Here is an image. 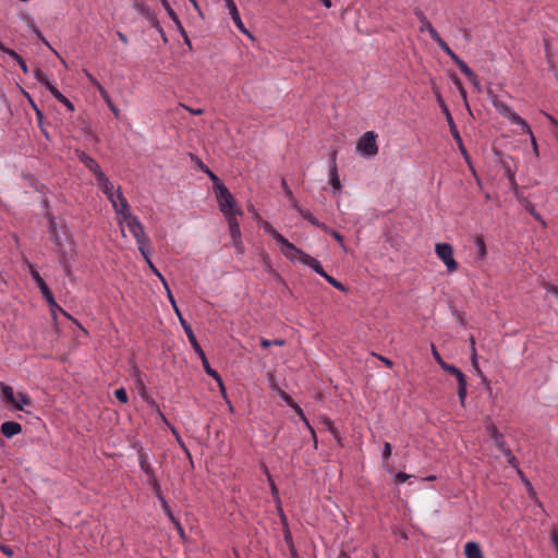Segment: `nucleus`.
<instances>
[{"instance_id":"obj_1","label":"nucleus","mask_w":558,"mask_h":558,"mask_svg":"<svg viewBox=\"0 0 558 558\" xmlns=\"http://www.w3.org/2000/svg\"><path fill=\"white\" fill-rule=\"evenodd\" d=\"M180 323H181L182 328L184 329V332L186 333V337H187L192 348L194 349L196 354L199 356V359L202 361V365L204 367V371L206 372L207 375L211 376L218 383L221 392L225 393V386H223L221 376L217 373V371H215L214 368L210 367V364L206 357V354L203 351L202 347L199 345L192 327L190 326L189 323H186V320L183 317H180Z\"/></svg>"},{"instance_id":"obj_2","label":"nucleus","mask_w":558,"mask_h":558,"mask_svg":"<svg viewBox=\"0 0 558 558\" xmlns=\"http://www.w3.org/2000/svg\"><path fill=\"white\" fill-rule=\"evenodd\" d=\"M217 199L221 213L227 217L241 215V210L235 209V199L223 183L217 184Z\"/></svg>"},{"instance_id":"obj_3","label":"nucleus","mask_w":558,"mask_h":558,"mask_svg":"<svg viewBox=\"0 0 558 558\" xmlns=\"http://www.w3.org/2000/svg\"><path fill=\"white\" fill-rule=\"evenodd\" d=\"M493 105L496 108V110L501 116L507 118L511 123L521 126L523 132L532 134V130L527 122L524 119H522L517 112H514L505 101L495 98L493 99Z\"/></svg>"},{"instance_id":"obj_4","label":"nucleus","mask_w":558,"mask_h":558,"mask_svg":"<svg viewBox=\"0 0 558 558\" xmlns=\"http://www.w3.org/2000/svg\"><path fill=\"white\" fill-rule=\"evenodd\" d=\"M356 149L363 157L371 158L375 156L378 153L376 134L373 131L364 133L357 142Z\"/></svg>"},{"instance_id":"obj_5","label":"nucleus","mask_w":558,"mask_h":558,"mask_svg":"<svg viewBox=\"0 0 558 558\" xmlns=\"http://www.w3.org/2000/svg\"><path fill=\"white\" fill-rule=\"evenodd\" d=\"M125 222L130 233L135 238L137 245L149 243V238L144 231V227L138 218L131 213L125 215Z\"/></svg>"},{"instance_id":"obj_6","label":"nucleus","mask_w":558,"mask_h":558,"mask_svg":"<svg viewBox=\"0 0 558 558\" xmlns=\"http://www.w3.org/2000/svg\"><path fill=\"white\" fill-rule=\"evenodd\" d=\"M436 255L444 262L449 272L458 269V263L453 258V247L449 243H437L435 246Z\"/></svg>"},{"instance_id":"obj_7","label":"nucleus","mask_w":558,"mask_h":558,"mask_svg":"<svg viewBox=\"0 0 558 558\" xmlns=\"http://www.w3.org/2000/svg\"><path fill=\"white\" fill-rule=\"evenodd\" d=\"M279 244L282 245L284 256L292 262L304 263L308 254L298 248L293 243L289 242L284 236H280Z\"/></svg>"},{"instance_id":"obj_8","label":"nucleus","mask_w":558,"mask_h":558,"mask_svg":"<svg viewBox=\"0 0 558 558\" xmlns=\"http://www.w3.org/2000/svg\"><path fill=\"white\" fill-rule=\"evenodd\" d=\"M32 278L34 279V281L36 282L37 287L39 288L43 296L45 298V300L48 302V304L53 308V307H59L54 301V298H53V294L51 292V290L49 289V287L47 286V283L45 282V280L41 278V276L39 275L38 271L36 270H32Z\"/></svg>"},{"instance_id":"obj_9","label":"nucleus","mask_w":558,"mask_h":558,"mask_svg":"<svg viewBox=\"0 0 558 558\" xmlns=\"http://www.w3.org/2000/svg\"><path fill=\"white\" fill-rule=\"evenodd\" d=\"M163 8L167 11L169 17L173 21L174 25L177 26L178 32L181 34V36L184 39V44L189 47L190 50H192V43L187 36L186 31L184 29L178 14L174 12V10L171 8L170 3L168 1H163Z\"/></svg>"},{"instance_id":"obj_10","label":"nucleus","mask_w":558,"mask_h":558,"mask_svg":"<svg viewBox=\"0 0 558 558\" xmlns=\"http://www.w3.org/2000/svg\"><path fill=\"white\" fill-rule=\"evenodd\" d=\"M445 116H446V120L448 122V125L450 128V133H451L452 137L454 138V141H456V143H457L461 154L465 157V159H468L466 149H465V147L463 145V141H462L461 136H460V133H459V131L457 129V125H456V123L453 121V118H452L448 107H445Z\"/></svg>"},{"instance_id":"obj_11","label":"nucleus","mask_w":558,"mask_h":558,"mask_svg":"<svg viewBox=\"0 0 558 558\" xmlns=\"http://www.w3.org/2000/svg\"><path fill=\"white\" fill-rule=\"evenodd\" d=\"M85 74L89 82L98 89L101 98L107 102L112 113L118 117L119 110L118 108L112 104V100L108 94V92L104 88V86L87 71H85Z\"/></svg>"},{"instance_id":"obj_12","label":"nucleus","mask_w":558,"mask_h":558,"mask_svg":"<svg viewBox=\"0 0 558 558\" xmlns=\"http://www.w3.org/2000/svg\"><path fill=\"white\" fill-rule=\"evenodd\" d=\"M110 203L112 204L116 213L122 215L124 219L125 215H128V213H131L129 203L126 198L123 196L120 187L116 192V197L113 198V201H110Z\"/></svg>"},{"instance_id":"obj_13","label":"nucleus","mask_w":558,"mask_h":558,"mask_svg":"<svg viewBox=\"0 0 558 558\" xmlns=\"http://www.w3.org/2000/svg\"><path fill=\"white\" fill-rule=\"evenodd\" d=\"M414 14L416 15V17L418 19V21L422 24L420 26V32H422V33L423 32H428V34L430 35L433 40H435L436 38H438L440 36L439 33L434 28L432 23L427 20V17L425 16V14L423 13L422 10L416 8L414 10Z\"/></svg>"},{"instance_id":"obj_14","label":"nucleus","mask_w":558,"mask_h":558,"mask_svg":"<svg viewBox=\"0 0 558 558\" xmlns=\"http://www.w3.org/2000/svg\"><path fill=\"white\" fill-rule=\"evenodd\" d=\"M75 155L76 157L78 158V160L90 171L93 172L94 175L98 174L101 170L100 166L98 165V162L93 158L90 157L89 155H87L85 151L83 150H76L75 151Z\"/></svg>"},{"instance_id":"obj_15","label":"nucleus","mask_w":558,"mask_h":558,"mask_svg":"<svg viewBox=\"0 0 558 558\" xmlns=\"http://www.w3.org/2000/svg\"><path fill=\"white\" fill-rule=\"evenodd\" d=\"M330 169H329V183L333 187L335 191H340L341 189V182L338 175L337 170V163H336V156L337 151L333 150L330 153Z\"/></svg>"},{"instance_id":"obj_16","label":"nucleus","mask_w":558,"mask_h":558,"mask_svg":"<svg viewBox=\"0 0 558 558\" xmlns=\"http://www.w3.org/2000/svg\"><path fill=\"white\" fill-rule=\"evenodd\" d=\"M97 183L104 194L108 197L109 201H113L116 197V193L113 192V184L108 180L106 174L100 171L98 174L95 175Z\"/></svg>"},{"instance_id":"obj_17","label":"nucleus","mask_w":558,"mask_h":558,"mask_svg":"<svg viewBox=\"0 0 558 558\" xmlns=\"http://www.w3.org/2000/svg\"><path fill=\"white\" fill-rule=\"evenodd\" d=\"M227 220H228V225H229L230 235L233 240V244L236 246V248H240L242 243H241V230H240L239 222H238L235 216H229V217H227Z\"/></svg>"},{"instance_id":"obj_18","label":"nucleus","mask_w":558,"mask_h":558,"mask_svg":"<svg viewBox=\"0 0 558 558\" xmlns=\"http://www.w3.org/2000/svg\"><path fill=\"white\" fill-rule=\"evenodd\" d=\"M225 2H226V7H227V8H228V10H229V13H230V15H231V19H232V21L234 22V24L236 25V27H238L241 32H243V33H247V31L245 29L244 24H243V22H242V20H241L240 13H239V11H238V8H236V5H235L234 1H233V0H225Z\"/></svg>"},{"instance_id":"obj_19","label":"nucleus","mask_w":558,"mask_h":558,"mask_svg":"<svg viewBox=\"0 0 558 558\" xmlns=\"http://www.w3.org/2000/svg\"><path fill=\"white\" fill-rule=\"evenodd\" d=\"M1 432L7 438H12L13 436H15L22 432V426L17 422L7 421V422L2 423Z\"/></svg>"},{"instance_id":"obj_20","label":"nucleus","mask_w":558,"mask_h":558,"mask_svg":"<svg viewBox=\"0 0 558 558\" xmlns=\"http://www.w3.org/2000/svg\"><path fill=\"white\" fill-rule=\"evenodd\" d=\"M0 388H1V395H2L3 399L7 402L13 404V407L16 410H22V404L16 401L13 388L5 384H1Z\"/></svg>"},{"instance_id":"obj_21","label":"nucleus","mask_w":558,"mask_h":558,"mask_svg":"<svg viewBox=\"0 0 558 558\" xmlns=\"http://www.w3.org/2000/svg\"><path fill=\"white\" fill-rule=\"evenodd\" d=\"M490 438L495 441V445L500 449L501 451L505 450L506 441L504 439V435L497 429L495 425H488L486 427Z\"/></svg>"},{"instance_id":"obj_22","label":"nucleus","mask_w":558,"mask_h":558,"mask_svg":"<svg viewBox=\"0 0 558 558\" xmlns=\"http://www.w3.org/2000/svg\"><path fill=\"white\" fill-rule=\"evenodd\" d=\"M140 466L142 471L146 475H148L149 480L154 483L155 487L159 488L153 468L150 466L149 462L147 461V457L144 453L140 454Z\"/></svg>"},{"instance_id":"obj_23","label":"nucleus","mask_w":558,"mask_h":558,"mask_svg":"<svg viewBox=\"0 0 558 558\" xmlns=\"http://www.w3.org/2000/svg\"><path fill=\"white\" fill-rule=\"evenodd\" d=\"M466 558H484L482 549L476 542H468L464 546Z\"/></svg>"},{"instance_id":"obj_24","label":"nucleus","mask_w":558,"mask_h":558,"mask_svg":"<svg viewBox=\"0 0 558 558\" xmlns=\"http://www.w3.org/2000/svg\"><path fill=\"white\" fill-rule=\"evenodd\" d=\"M292 208H294L305 220H307L311 225L317 226L318 220L312 215V213L299 205L296 201H293Z\"/></svg>"},{"instance_id":"obj_25","label":"nucleus","mask_w":558,"mask_h":558,"mask_svg":"<svg viewBox=\"0 0 558 558\" xmlns=\"http://www.w3.org/2000/svg\"><path fill=\"white\" fill-rule=\"evenodd\" d=\"M49 92L52 94V96L61 104H63L64 106H66V108L70 110V111H73L74 110V106L73 104L65 97L63 96L60 90L56 87V86H49Z\"/></svg>"},{"instance_id":"obj_26","label":"nucleus","mask_w":558,"mask_h":558,"mask_svg":"<svg viewBox=\"0 0 558 558\" xmlns=\"http://www.w3.org/2000/svg\"><path fill=\"white\" fill-rule=\"evenodd\" d=\"M304 265L306 266H310L316 274H318L319 276H322L323 278L326 276V271L324 270L323 266L320 265V263L312 257L311 255H308L305 259V262L303 263Z\"/></svg>"},{"instance_id":"obj_27","label":"nucleus","mask_w":558,"mask_h":558,"mask_svg":"<svg viewBox=\"0 0 558 558\" xmlns=\"http://www.w3.org/2000/svg\"><path fill=\"white\" fill-rule=\"evenodd\" d=\"M439 48L451 58L453 62L459 61V56L448 46V44L439 36L434 40Z\"/></svg>"},{"instance_id":"obj_28","label":"nucleus","mask_w":558,"mask_h":558,"mask_svg":"<svg viewBox=\"0 0 558 558\" xmlns=\"http://www.w3.org/2000/svg\"><path fill=\"white\" fill-rule=\"evenodd\" d=\"M441 369L453 375L456 378H457V381H461V380H464L466 379L465 375L458 368L456 367L454 365H451V364H448V363H442L441 364Z\"/></svg>"},{"instance_id":"obj_29","label":"nucleus","mask_w":558,"mask_h":558,"mask_svg":"<svg viewBox=\"0 0 558 558\" xmlns=\"http://www.w3.org/2000/svg\"><path fill=\"white\" fill-rule=\"evenodd\" d=\"M291 408L295 411V413L300 416V418L306 424V426L310 428L311 430V434L314 438V447L316 448L317 447V439H316V434H315V430L314 428L310 425L308 421L306 420L305 415H304V412L303 410L301 409L300 405H298L296 403L292 404Z\"/></svg>"},{"instance_id":"obj_30","label":"nucleus","mask_w":558,"mask_h":558,"mask_svg":"<svg viewBox=\"0 0 558 558\" xmlns=\"http://www.w3.org/2000/svg\"><path fill=\"white\" fill-rule=\"evenodd\" d=\"M134 9L140 12L142 15H144L146 19L153 17V11L143 1H136L133 4Z\"/></svg>"},{"instance_id":"obj_31","label":"nucleus","mask_w":558,"mask_h":558,"mask_svg":"<svg viewBox=\"0 0 558 558\" xmlns=\"http://www.w3.org/2000/svg\"><path fill=\"white\" fill-rule=\"evenodd\" d=\"M454 63L469 80L474 78V72L462 59L459 58V61H456Z\"/></svg>"},{"instance_id":"obj_32","label":"nucleus","mask_w":558,"mask_h":558,"mask_svg":"<svg viewBox=\"0 0 558 558\" xmlns=\"http://www.w3.org/2000/svg\"><path fill=\"white\" fill-rule=\"evenodd\" d=\"M35 77H36V80H37L41 85H44L48 90H49V86H53V85L50 83V81H49V78H48L47 74H46L44 71H41L40 69H36V70H35Z\"/></svg>"},{"instance_id":"obj_33","label":"nucleus","mask_w":558,"mask_h":558,"mask_svg":"<svg viewBox=\"0 0 558 558\" xmlns=\"http://www.w3.org/2000/svg\"><path fill=\"white\" fill-rule=\"evenodd\" d=\"M468 383L466 379L458 383V397L462 405H464L466 399Z\"/></svg>"},{"instance_id":"obj_34","label":"nucleus","mask_w":558,"mask_h":558,"mask_svg":"<svg viewBox=\"0 0 558 558\" xmlns=\"http://www.w3.org/2000/svg\"><path fill=\"white\" fill-rule=\"evenodd\" d=\"M49 233H50L52 240L59 245L60 236L58 234L57 226H56L53 218H50V221H49Z\"/></svg>"},{"instance_id":"obj_35","label":"nucleus","mask_w":558,"mask_h":558,"mask_svg":"<svg viewBox=\"0 0 558 558\" xmlns=\"http://www.w3.org/2000/svg\"><path fill=\"white\" fill-rule=\"evenodd\" d=\"M159 498H160V500H161L162 508H163L165 512L168 514V517L170 518V520H171L172 522H174L175 524L180 525V524H179V522H178V521H175V519H174V517H173V514H172V512H171V509H170V507L168 506V504H167V501L165 500V498H163V497H161V496H160ZM179 530L181 531V533L183 532V530H182V527H181V526H179Z\"/></svg>"},{"instance_id":"obj_36","label":"nucleus","mask_w":558,"mask_h":558,"mask_svg":"<svg viewBox=\"0 0 558 558\" xmlns=\"http://www.w3.org/2000/svg\"><path fill=\"white\" fill-rule=\"evenodd\" d=\"M475 245L477 247L480 258H484L486 256V246L483 238H476Z\"/></svg>"},{"instance_id":"obj_37","label":"nucleus","mask_w":558,"mask_h":558,"mask_svg":"<svg viewBox=\"0 0 558 558\" xmlns=\"http://www.w3.org/2000/svg\"><path fill=\"white\" fill-rule=\"evenodd\" d=\"M114 397L121 402V403H128L129 397L126 393V390L124 388H119L114 390Z\"/></svg>"},{"instance_id":"obj_38","label":"nucleus","mask_w":558,"mask_h":558,"mask_svg":"<svg viewBox=\"0 0 558 558\" xmlns=\"http://www.w3.org/2000/svg\"><path fill=\"white\" fill-rule=\"evenodd\" d=\"M281 186L284 192L286 197L290 201L291 205L293 201H295L291 189L288 186L286 179H281Z\"/></svg>"},{"instance_id":"obj_39","label":"nucleus","mask_w":558,"mask_h":558,"mask_svg":"<svg viewBox=\"0 0 558 558\" xmlns=\"http://www.w3.org/2000/svg\"><path fill=\"white\" fill-rule=\"evenodd\" d=\"M324 278L327 280V282H329L336 289H338L340 291H345L344 286L340 281L335 279L333 277L329 276L328 274H326V276Z\"/></svg>"},{"instance_id":"obj_40","label":"nucleus","mask_w":558,"mask_h":558,"mask_svg":"<svg viewBox=\"0 0 558 558\" xmlns=\"http://www.w3.org/2000/svg\"><path fill=\"white\" fill-rule=\"evenodd\" d=\"M502 452L507 457L508 463L513 468H518V462L512 451L509 448H506L505 450H502Z\"/></svg>"},{"instance_id":"obj_41","label":"nucleus","mask_w":558,"mask_h":558,"mask_svg":"<svg viewBox=\"0 0 558 558\" xmlns=\"http://www.w3.org/2000/svg\"><path fill=\"white\" fill-rule=\"evenodd\" d=\"M138 251L141 252V254L143 255V257L147 262V264H150L151 260L149 258V243L138 245Z\"/></svg>"},{"instance_id":"obj_42","label":"nucleus","mask_w":558,"mask_h":558,"mask_svg":"<svg viewBox=\"0 0 558 558\" xmlns=\"http://www.w3.org/2000/svg\"><path fill=\"white\" fill-rule=\"evenodd\" d=\"M265 230L268 232L269 235H271L276 242L279 244L280 236H283L280 234L272 226L267 225Z\"/></svg>"},{"instance_id":"obj_43","label":"nucleus","mask_w":558,"mask_h":558,"mask_svg":"<svg viewBox=\"0 0 558 558\" xmlns=\"http://www.w3.org/2000/svg\"><path fill=\"white\" fill-rule=\"evenodd\" d=\"M16 401H17L19 403H21V404H22V407H23V405H29V404L32 403L31 398H29L26 393H24V392H19V393H17V399H16Z\"/></svg>"},{"instance_id":"obj_44","label":"nucleus","mask_w":558,"mask_h":558,"mask_svg":"<svg viewBox=\"0 0 558 558\" xmlns=\"http://www.w3.org/2000/svg\"><path fill=\"white\" fill-rule=\"evenodd\" d=\"M525 209L538 221H542V217L539 213L536 211L534 205L532 203H526Z\"/></svg>"},{"instance_id":"obj_45","label":"nucleus","mask_w":558,"mask_h":558,"mask_svg":"<svg viewBox=\"0 0 558 558\" xmlns=\"http://www.w3.org/2000/svg\"><path fill=\"white\" fill-rule=\"evenodd\" d=\"M409 477H410L409 474L399 472L395 475V484L400 485V484L404 483Z\"/></svg>"},{"instance_id":"obj_46","label":"nucleus","mask_w":558,"mask_h":558,"mask_svg":"<svg viewBox=\"0 0 558 558\" xmlns=\"http://www.w3.org/2000/svg\"><path fill=\"white\" fill-rule=\"evenodd\" d=\"M1 51L7 53L8 56H10L15 61L19 60V58L21 57L16 51H14L13 49L7 48L5 46H1Z\"/></svg>"},{"instance_id":"obj_47","label":"nucleus","mask_w":558,"mask_h":558,"mask_svg":"<svg viewBox=\"0 0 558 558\" xmlns=\"http://www.w3.org/2000/svg\"><path fill=\"white\" fill-rule=\"evenodd\" d=\"M471 361H472V366L475 368V371L481 374V369L478 367V361H477V352H476V348H473V354H471Z\"/></svg>"},{"instance_id":"obj_48","label":"nucleus","mask_w":558,"mask_h":558,"mask_svg":"<svg viewBox=\"0 0 558 558\" xmlns=\"http://www.w3.org/2000/svg\"><path fill=\"white\" fill-rule=\"evenodd\" d=\"M390 456H391V445L389 442H385L384 448H383L384 461L388 460Z\"/></svg>"},{"instance_id":"obj_49","label":"nucleus","mask_w":558,"mask_h":558,"mask_svg":"<svg viewBox=\"0 0 558 558\" xmlns=\"http://www.w3.org/2000/svg\"><path fill=\"white\" fill-rule=\"evenodd\" d=\"M341 246H344V240L341 233L336 230H331L329 233Z\"/></svg>"},{"instance_id":"obj_50","label":"nucleus","mask_w":558,"mask_h":558,"mask_svg":"<svg viewBox=\"0 0 558 558\" xmlns=\"http://www.w3.org/2000/svg\"><path fill=\"white\" fill-rule=\"evenodd\" d=\"M550 544L555 547L558 554V532L556 530H553L550 534Z\"/></svg>"},{"instance_id":"obj_51","label":"nucleus","mask_w":558,"mask_h":558,"mask_svg":"<svg viewBox=\"0 0 558 558\" xmlns=\"http://www.w3.org/2000/svg\"><path fill=\"white\" fill-rule=\"evenodd\" d=\"M544 288L546 289V291L553 295H555L556 298H558V287L557 286H554V284H550V283H545L544 284Z\"/></svg>"},{"instance_id":"obj_52","label":"nucleus","mask_w":558,"mask_h":558,"mask_svg":"<svg viewBox=\"0 0 558 558\" xmlns=\"http://www.w3.org/2000/svg\"><path fill=\"white\" fill-rule=\"evenodd\" d=\"M432 352H433L434 359L436 360L438 365L441 367V364L446 363V362L441 359L440 354L438 353V351L436 350L434 344H432Z\"/></svg>"},{"instance_id":"obj_53","label":"nucleus","mask_w":558,"mask_h":558,"mask_svg":"<svg viewBox=\"0 0 558 558\" xmlns=\"http://www.w3.org/2000/svg\"><path fill=\"white\" fill-rule=\"evenodd\" d=\"M31 102H32V106L34 107V109L36 111V117H37L38 124L41 128V125H43V112L37 108V106L34 104V101H31Z\"/></svg>"},{"instance_id":"obj_54","label":"nucleus","mask_w":558,"mask_h":558,"mask_svg":"<svg viewBox=\"0 0 558 558\" xmlns=\"http://www.w3.org/2000/svg\"><path fill=\"white\" fill-rule=\"evenodd\" d=\"M0 550H1L4 555H7V556H9V557L13 556V554H14V551H13V549H12L11 547H9V546H7V545H2V544H0Z\"/></svg>"},{"instance_id":"obj_55","label":"nucleus","mask_w":558,"mask_h":558,"mask_svg":"<svg viewBox=\"0 0 558 558\" xmlns=\"http://www.w3.org/2000/svg\"><path fill=\"white\" fill-rule=\"evenodd\" d=\"M149 268L153 270V272L162 280V283L166 284L167 281L166 279L162 277V275L158 271V269L154 266V264L150 262V264H148Z\"/></svg>"},{"instance_id":"obj_56","label":"nucleus","mask_w":558,"mask_h":558,"mask_svg":"<svg viewBox=\"0 0 558 558\" xmlns=\"http://www.w3.org/2000/svg\"><path fill=\"white\" fill-rule=\"evenodd\" d=\"M17 64L20 65L21 70L26 74L28 73V68H27V64L25 62V60L20 57L19 60H16Z\"/></svg>"},{"instance_id":"obj_57","label":"nucleus","mask_w":558,"mask_h":558,"mask_svg":"<svg viewBox=\"0 0 558 558\" xmlns=\"http://www.w3.org/2000/svg\"><path fill=\"white\" fill-rule=\"evenodd\" d=\"M147 20L151 23L153 27H155L156 29L160 28L161 25H160V23H159V21H158V19H157L155 13H153V17H148Z\"/></svg>"},{"instance_id":"obj_58","label":"nucleus","mask_w":558,"mask_h":558,"mask_svg":"<svg viewBox=\"0 0 558 558\" xmlns=\"http://www.w3.org/2000/svg\"><path fill=\"white\" fill-rule=\"evenodd\" d=\"M34 33L36 34L37 38L43 41L46 46H50L49 43L46 40V38L43 36L41 32L37 28V27H34Z\"/></svg>"},{"instance_id":"obj_59","label":"nucleus","mask_w":558,"mask_h":558,"mask_svg":"<svg viewBox=\"0 0 558 558\" xmlns=\"http://www.w3.org/2000/svg\"><path fill=\"white\" fill-rule=\"evenodd\" d=\"M206 172L208 173L209 178L213 180V182L215 183V187L217 189V184L221 183L220 180L218 179V177L211 172L209 169H206Z\"/></svg>"},{"instance_id":"obj_60","label":"nucleus","mask_w":558,"mask_h":558,"mask_svg":"<svg viewBox=\"0 0 558 558\" xmlns=\"http://www.w3.org/2000/svg\"><path fill=\"white\" fill-rule=\"evenodd\" d=\"M145 402L151 408V409H159L158 404L151 397L145 398Z\"/></svg>"},{"instance_id":"obj_61","label":"nucleus","mask_w":558,"mask_h":558,"mask_svg":"<svg viewBox=\"0 0 558 558\" xmlns=\"http://www.w3.org/2000/svg\"><path fill=\"white\" fill-rule=\"evenodd\" d=\"M163 286H165V288H166V290H167L168 298H169V301H170L171 305H172L173 307H175V304H177V303H175V300H174V298H173V295H172V293H171V291H170V289H169L168 284L166 283V284H163Z\"/></svg>"},{"instance_id":"obj_62","label":"nucleus","mask_w":558,"mask_h":558,"mask_svg":"<svg viewBox=\"0 0 558 558\" xmlns=\"http://www.w3.org/2000/svg\"><path fill=\"white\" fill-rule=\"evenodd\" d=\"M317 228H320L323 231H325L326 233H330V231L332 229H330L327 225H325L324 222H320L318 221V225L316 226Z\"/></svg>"},{"instance_id":"obj_63","label":"nucleus","mask_w":558,"mask_h":558,"mask_svg":"<svg viewBox=\"0 0 558 558\" xmlns=\"http://www.w3.org/2000/svg\"><path fill=\"white\" fill-rule=\"evenodd\" d=\"M473 86L476 88V89H481V84H480V81L477 78V75L474 73V78L473 80H469Z\"/></svg>"},{"instance_id":"obj_64","label":"nucleus","mask_w":558,"mask_h":558,"mask_svg":"<svg viewBox=\"0 0 558 558\" xmlns=\"http://www.w3.org/2000/svg\"><path fill=\"white\" fill-rule=\"evenodd\" d=\"M549 122L558 129V121L550 114H545Z\"/></svg>"}]
</instances>
